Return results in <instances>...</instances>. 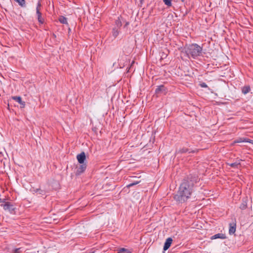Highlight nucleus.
<instances>
[{"instance_id":"8","label":"nucleus","mask_w":253,"mask_h":253,"mask_svg":"<svg viewBox=\"0 0 253 253\" xmlns=\"http://www.w3.org/2000/svg\"><path fill=\"white\" fill-rule=\"evenodd\" d=\"M172 239L171 238H168V239H166L163 248L164 251L167 250L170 247L172 243Z\"/></svg>"},{"instance_id":"28","label":"nucleus","mask_w":253,"mask_h":253,"mask_svg":"<svg viewBox=\"0 0 253 253\" xmlns=\"http://www.w3.org/2000/svg\"><path fill=\"white\" fill-rule=\"evenodd\" d=\"M144 0H140V2L142 3L144 1Z\"/></svg>"},{"instance_id":"24","label":"nucleus","mask_w":253,"mask_h":253,"mask_svg":"<svg viewBox=\"0 0 253 253\" xmlns=\"http://www.w3.org/2000/svg\"><path fill=\"white\" fill-rule=\"evenodd\" d=\"M138 183H139V182H138V181H137V182H136L131 183H130L129 184L127 185L126 187L127 188H130L131 186H133V185H136V184H138Z\"/></svg>"},{"instance_id":"25","label":"nucleus","mask_w":253,"mask_h":253,"mask_svg":"<svg viewBox=\"0 0 253 253\" xmlns=\"http://www.w3.org/2000/svg\"><path fill=\"white\" fill-rule=\"evenodd\" d=\"M200 85L202 87L206 88L208 87V86L205 83H202L200 84Z\"/></svg>"},{"instance_id":"1","label":"nucleus","mask_w":253,"mask_h":253,"mask_svg":"<svg viewBox=\"0 0 253 253\" xmlns=\"http://www.w3.org/2000/svg\"><path fill=\"white\" fill-rule=\"evenodd\" d=\"M202 50V48L196 43L190 44L185 47V53L189 58H196L201 54Z\"/></svg>"},{"instance_id":"6","label":"nucleus","mask_w":253,"mask_h":253,"mask_svg":"<svg viewBox=\"0 0 253 253\" xmlns=\"http://www.w3.org/2000/svg\"><path fill=\"white\" fill-rule=\"evenodd\" d=\"M86 168V164H81V165L77 168L76 171V175H80L81 173L84 172Z\"/></svg>"},{"instance_id":"11","label":"nucleus","mask_w":253,"mask_h":253,"mask_svg":"<svg viewBox=\"0 0 253 253\" xmlns=\"http://www.w3.org/2000/svg\"><path fill=\"white\" fill-rule=\"evenodd\" d=\"M244 142L253 143V140L246 138H240L235 141V143H241Z\"/></svg>"},{"instance_id":"19","label":"nucleus","mask_w":253,"mask_h":253,"mask_svg":"<svg viewBox=\"0 0 253 253\" xmlns=\"http://www.w3.org/2000/svg\"><path fill=\"white\" fill-rule=\"evenodd\" d=\"M22 7H25L26 6L25 0H15Z\"/></svg>"},{"instance_id":"3","label":"nucleus","mask_w":253,"mask_h":253,"mask_svg":"<svg viewBox=\"0 0 253 253\" xmlns=\"http://www.w3.org/2000/svg\"><path fill=\"white\" fill-rule=\"evenodd\" d=\"M194 187V182L192 180L184 179L180 185L179 190H191Z\"/></svg>"},{"instance_id":"20","label":"nucleus","mask_w":253,"mask_h":253,"mask_svg":"<svg viewBox=\"0 0 253 253\" xmlns=\"http://www.w3.org/2000/svg\"><path fill=\"white\" fill-rule=\"evenodd\" d=\"M230 166L233 168H238V166L240 165V163L239 162H236L233 163H231L229 164Z\"/></svg>"},{"instance_id":"27","label":"nucleus","mask_w":253,"mask_h":253,"mask_svg":"<svg viewBox=\"0 0 253 253\" xmlns=\"http://www.w3.org/2000/svg\"><path fill=\"white\" fill-rule=\"evenodd\" d=\"M177 1H181L182 2H185V0H177Z\"/></svg>"},{"instance_id":"7","label":"nucleus","mask_w":253,"mask_h":253,"mask_svg":"<svg viewBox=\"0 0 253 253\" xmlns=\"http://www.w3.org/2000/svg\"><path fill=\"white\" fill-rule=\"evenodd\" d=\"M12 99L17 102H18L21 105V108H23L25 106V102L22 100V98L20 96H12Z\"/></svg>"},{"instance_id":"26","label":"nucleus","mask_w":253,"mask_h":253,"mask_svg":"<svg viewBox=\"0 0 253 253\" xmlns=\"http://www.w3.org/2000/svg\"><path fill=\"white\" fill-rule=\"evenodd\" d=\"M41 7V3L40 2H39L38 3V4H37V7H36V10L37 9H38L39 11H40Z\"/></svg>"},{"instance_id":"2","label":"nucleus","mask_w":253,"mask_h":253,"mask_svg":"<svg viewBox=\"0 0 253 253\" xmlns=\"http://www.w3.org/2000/svg\"><path fill=\"white\" fill-rule=\"evenodd\" d=\"M191 195L190 191H176L173 194V198L175 200L179 203H183Z\"/></svg>"},{"instance_id":"9","label":"nucleus","mask_w":253,"mask_h":253,"mask_svg":"<svg viewBox=\"0 0 253 253\" xmlns=\"http://www.w3.org/2000/svg\"><path fill=\"white\" fill-rule=\"evenodd\" d=\"M36 14L38 17V20L40 23L43 24L44 23V19L42 17V13L38 9L37 10Z\"/></svg>"},{"instance_id":"18","label":"nucleus","mask_w":253,"mask_h":253,"mask_svg":"<svg viewBox=\"0 0 253 253\" xmlns=\"http://www.w3.org/2000/svg\"><path fill=\"white\" fill-rule=\"evenodd\" d=\"M164 88V86L163 85L158 86L155 90V92L156 93H159L161 91L163 90Z\"/></svg>"},{"instance_id":"17","label":"nucleus","mask_w":253,"mask_h":253,"mask_svg":"<svg viewBox=\"0 0 253 253\" xmlns=\"http://www.w3.org/2000/svg\"><path fill=\"white\" fill-rule=\"evenodd\" d=\"M189 152V149L187 148H183L182 149H179V150L177 151L176 152L177 153H185L186 152ZM191 152H189L190 153Z\"/></svg>"},{"instance_id":"23","label":"nucleus","mask_w":253,"mask_h":253,"mask_svg":"<svg viewBox=\"0 0 253 253\" xmlns=\"http://www.w3.org/2000/svg\"><path fill=\"white\" fill-rule=\"evenodd\" d=\"M21 252H22L21 248H17V249H15L13 250L12 251V253H21Z\"/></svg>"},{"instance_id":"14","label":"nucleus","mask_w":253,"mask_h":253,"mask_svg":"<svg viewBox=\"0 0 253 253\" xmlns=\"http://www.w3.org/2000/svg\"><path fill=\"white\" fill-rule=\"evenodd\" d=\"M59 21H60V23H61L62 24H68L67 19L64 16H60L59 18Z\"/></svg>"},{"instance_id":"21","label":"nucleus","mask_w":253,"mask_h":253,"mask_svg":"<svg viewBox=\"0 0 253 253\" xmlns=\"http://www.w3.org/2000/svg\"><path fill=\"white\" fill-rule=\"evenodd\" d=\"M116 25L117 27L120 28L122 26V22L120 20L119 18L115 21Z\"/></svg>"},{"instance_id":"12","label":"nucleus","mask_w":253,"mask_h":253,"mask_svg":"<svg viewBox=\"0 0 253 253\" xmlns=\"http://www.w3.org/2000/svg\"><path fill=\"white\" fill-rule=\"evenodd\" d=\"M225 239V236L224 234H221V233H218L216 234H215L214 235L212 236L211 238V239Z\"/></svg>"},{"instance_id":"5","label":"nucleus","mask_w":253,"mask_h":253,"mask_svg":"<svg viewBox=\"0 0 253 253\" xmlns=\"http://www.w3.org/2000/svg\"><path fill=\"white\" fill-rule=\"evenodd\" d=\"M236 229V221H233L229 224V234L232 235L235 233Z\"/></svg>"},{"instance_id":"4","label":"nucleus","mask_w":253,"mask_h":253,"mask_svg":"<svg viewBox=\"0 0 253 253\" xmlns=\"http://www.w3.org/2000/svg\"><path fill=\"white\" fill-rule=\"evenodd\" d=\"M85 154L84 152H82L81 153L78 154L77 156V159L78 160V161L80 164H84V162L85 160Z\"/></svg>"},{"instance_id":"15","label":"nucleus","mask_w":253,"mask_h":253,"mask_svg":"<svg viewBox=\"0 0 253 253\" xmlns=\"http://www.w3.org/2000/svg\"><path fill=\"white\" fill-rule=\"evenodd\" d=\"M119 32V31L117 28H114L112 31V35L113 37H114L115 38L117 37L118 36Z\"/></svg>"},{"instance_id":"13","label":"nucleus","mask_w":253,"mask_h":253,"mask_svg":"<svg viewBox=\"0 0 253 253\" xmlns=\"http://www.w3.org/2000/svg\"><path fill=\"white\" fill-rule=\"evenodd\" d=\"M251 90L250 87L249 86H245L242 87V91L243 93L246 94L250 92Z\"/></svg>"},{"instance_id":"10","label":"nucleus","mask_w":253,"mask_h":253,"mask_svg":"<svg viewBox=\"0 0 253 253\" xmlns=\"http://www.w3.org/2000/svg\"><path fill=\"white\" fill-rule=\"evenodd\" d=\"M247 207V199L244 198L243 199V201L242 204H241L240 206V208L242 210H245Z\"/></svg>"},{"instance_id":"22","label":"nucleus","mask_w":253,"mask_h":253,"mask_svg":"<svg viewBox=\"0 0 253 253\" xmlns=\"http://www.w3.org/2000/svg\"><path fill=\"white\" fill-rule=\"evenodd\" d=\"M163 1L165 4L168 6L171 5V0H163Z\"/></svg>"},{"instance_id":"16","label":"nucleus","mask_w":253,"mask_h":253,"mask_svg":"<svg viewBox=\"0 0 253 253\" xmlns=\"http://www.w3.org/2000/svg\"><path fill=\"white\" fill-rule=\"evenodd\" d=\"M131 252L126 249L121 248L118 250V253H130Z\"/></svg>"}]
</instances>
